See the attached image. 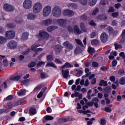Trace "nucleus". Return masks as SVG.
<instances>
[{
	"instance_id": "nucleus-40",
	"label": "nucleus",
	"mask_w": 125,
	"mask_h": 125,
	"mask_svg": "<svg viewBox=\"0 0 125 125\" xmlns=\"http://www.w3.org/2000/svg\"><path fill=\"white\" fill-rule=\"evenodd\" d=\"M47 62H52L54 61L52 55H47L46 56Z\"/></svg>"
},
{
	"instance_id": "nucleus-24",
	"label": "nucleus",
	"mask_w": 125,
	"mask_h": 125,
	"mask_svg": "<svg viewBox=\"0 0 125 125\" xmlns=\"http://www.w3.org/2000/svg\"><path fill=\"white\" fill-rule=\"evenodd\" d=\"M44 85L45 84L43 83H42L40 84L37 85V86L34 88V90H33V91H38V90L41 89L44 86Z\"/></svg>"
},
{
	"instance_id": "nucleus-29",
	"label": "nucleus",
	"mask_w": 125,
	"mask_h": 125,
	"mask_svg": "<svg viewBox=\"0 0 125 125\" xmlns=\"http://www.w3.org/2000/svg\"><path fill=\"white\" fill-rule=\"evenodd\" d=\"M46 67H51L52 68H55L56 69H58L57 66H56V64H54V63L53 62H47V64H46Z\"/></svg>"
},
{
	"instance_id": "nucleus-64",
	"label": "nucleus",
	"mask_w": 125,
	"mask_h": 125,
	"mask_svg": "<svg viewBox=\"0 0 125 125\" xmlns=\"http://www.w3.org/2000/svg\"><path fill=\"white\" fill-rule=\"evenodd\" d=\"M54 62L57 63V64H60L61 65H62V62L60 61L59 59H56V60H55Z\"/></svg>"
},
{
	"instance_id": "nucleus-32",
	"label": "nucleus",
	"mask_w": 125,
	"mask_h": 125,
	"mask_svg": "<svg viewBox=\"0 0 125 125\" xmlns=\"http://www.w3.org/2000/svg\"><path fill=\"white\" fill-rule=\"evenodd\" d=\"M26 94V90L25 89H21L17 92V94L19 96H24Z\"/></svg>"
},
{
	"instance_id": "nucleus-42",
	"label": "nucleus",
	"mask_w": 125,
	"mask_h": 125,
	"mask_svg": "<svg viewBox=\"0 0 125 125\" xmlns=\"http://www.w3.org/2000/svg\"><path fill=\"white\" fill-rule=\"evenodd\" d=\"M99 9L98 8H96L95 9L93 10L92 13H91V15L92 16H96L98 12H99Z\"/></svg>"
},
{
	"instance_id": "nucleus-27",
	"label": "nucleus",
	"mask_w": 125,
	"mask_h": 125,
	"mask_svg": "<svg viewBox=\"0 0 125 125\" xmlns=\"http://www.w3.org/2000/svg\"><path fill=\"white\" fill-rule=\"evenodd\" d=\"M72 67H73V65H72V64H71L68 62H66V63H65V64H64L63 66H62V69L63 70L65 68H72Z\"/></svg>"
},
{
	"instance_id": "nucleus-17",
	"label": "nucleus",
	"mask_w": 125,
	"mask_h": 125,
	"mask_svg": "<svg viewBox=\"0 0 125 125\" xmlns=\"http://www.w3.org/2000/svg\"><path fill=\"white\" fill-rule=\"evenodd\" d=\"M63 48V47L62 46L56 44L54 48L55 52H56V54L60 53L62 50Z\"/></svg>"
},
{
	"instance_id": "nucleus-52",
	"label": "nucleus",
	"mask_w": 125,
	"mask_h": 125,
	"mask_svg": "<svg viewBox=\"0 0 125 125\" xmlns=\"http://www.w3.org/2000/svg\"><path fill=\"white\" fill-rule=\"evenodd\" d=\"M80 19L82 21H86L88 19V17L85 14H83V15H82V16H80Z\"/></svg>"
},
{
	"instance_id": "nucleus-53",
	"label": "nucleus",
	"mask_w": 125,
	"mask_h": 125,
	"mask_svg": "<svg viewBox=\"0 0 125 125\" xmlns=\"http://www.w3.org/2000/svg\"><path fill=\"white\" fill-rule=\"evenodd\" d=\"M100 120L101 123H100V124H101V125H106V120H105L104 118H101Z\"/></svg>"
},
{
	"instance_id": "nucleus-55",
	"label": "nucleus",
	"mask_w": 125,
	"mask_h": 125,
	"mask_svg": "<svg viewBox=\"0 0 125 125\" xmlns=\"http://www.w3.org/2000/svg\"><path fill=\"white\" fill-rule=\"evenodd\" d=\"M111 16L114 18H117L119 16V13L117 12H114L112 13Z\"/></svg>"
},
{
	"instance_id": "nucleus-21",
	"label": "nucleus",
	"mask_w": 125,
	"mask_h": 125,
	"mask_svg": "<svg viewBox=\"0 0 125 125\" xmlns=\"http://www.w3.org/2000/svg\"><path fill=\"white\" fill-rule=\"evenodd\" d=\"M91 44L96 46H99L100 45V41L98 39H93L92 41H91Z\"/></svg>"
},
{
	"instance_id": "nucleus-30",
	"label": "nucleus",
	"mask_w": 125,
	"mask_h": 125,
	"mask_svg": "<svg viewBox=\"0 0 125 125\" xmlns=\"http://www.w3.org/2000/svg\"><path fill=\"white\" fill-rule=\"evenodd\" d=\"M36 113H37V111H36V108L31 107V108H30L29 109L30 115L33 116V115H36Z\"/></svg>"
},
{
	"instance_id": "nucleus-12",
	"label": "nucleus",
	"mask_w": 125,
	"mask_h": 125,
	"mask_svg": "<svg viewBox=\"0 0 125 125\" xmlns=\"http://www.w3.org/2000/svg\"><path fill=\"white\" fill-rule=\"evenodd\" d=\"M100 39L102 42L105 43L106 42H107L108 40V35L106 34V33L104 32L102 33L100 37Z\"/></svg>"
},
{
	"instance_id": "nucleus-9",
	"label": "nucleus",
	"mask_w": 125,
	"mask_h": 125,
	"mask_svg": "<svg viewBox=\"0 0 125 125\" xmlns=\"http://www.w3.org/2000/svg\"><path fill=\"white\" fill-rule=\"evenodd\" d=\"M63 15L67 17H72L74 15V12L70 9H65L63 11Z\"/></svg>"
},
{
	"instance_id": "nucleus-54",
	"label": "nucleus",
	"mask_w": 125,
	"mask_h": 125,
	"mask_svg": "<svg viewBox=\"0 0 125 125\" xmlns=\"http://www.w3.org/2000/svg\"><path fill=\"white\" fill-rule=\"evenodd\" d=\"M111 88L110 86H106L104 88V91H106V93H109L111 92Z\"/></svg>"
},
{
	"instance_id": "nucleus-51",
	"label": "nucleus",
	"mask_w": 125,
	"mask_h": 125,
	"mask_svg": "<svg viewBox=\"0 0 125 125\" xmlns=\"http://www.w3.org/2000/svg\"><path fill=\"white\" fill-rule=\"evenodd\" d=\"M13 99V97L12 95H9L6 97V98H4V101H11Z\"/></svg>"
},
{
	"instance_id": "nucleus-60",
	"label": "nucleus",
	"mask_w": 125,
	"mask_h": 125,
	"mask_svg": "<svg viewBox=\"0 0 125 125\" xmlns=\"http://www.w3.org/2000/svg\"><path fill=\"white\" fill-rule=\"evenodd\" d=\"M117 65V61L114 59L112 62V66L115 67Z\"/></svg>"
},
{
	"instance_id": "nucleus-57",
	"label": "nucleus",
	"mask_w": 125,
	"mask_h": 125,
	"mask_svg": "<svg viewBox=\"0 0 125 125\" xmlns=\"http://www.w3.org/2000/svg\"><path fill=\"white\" fill-rule=\"evenodd\" d=\"M41 78L42 79H44L46 78V73L44 72H42L41 73Z\"/></svg>"
},
{
	"instance_id": "nucleus-2",
	"label": "nucleus",
	"mask_w": 125,
	"mask_h": 125,
	"mask_svg": "<svg viewBox=\"0 0 125 125\" xmlns=\"http://www.w3.org/2000/svg\"><path fill=\"white\" fill-rule=\"evenodd\" d=\"M63 45L65 47V48L66 49L65 50V53H67V52H68L74 48V46H73L72 44L68 41L64 42L63 43Z\"/></svg>"
},
{
	"instance_id": "nucleus-4",
	"label": "nucleus",
	"mask_w": 125,
	"mask_h": 125,
	"mask_svg": "<svg viewBox=\"0 0 125 125\" xmlns=\"http://www.w3.org/2000/svg\"><path fill=\"white\" fill-rule=\"evenodd\" d=\"M38 38L42 40H43L44 39L47 40L49 38V35L46 31H41L39 32Z\"/></svg>"
},
{
	"instance_id": "nucleus-22",
	"label": "nucleus",
	"mask_w": 125,
	"mask_h": 125,
	"mask_svg": "<svg viewBox=\"0 0 125 125\" xmlns=\"http://www.w3.org/2000/svg\"><path fill=\"white\" fill-rule=\"evenodd\" d=\"M22 75H18L17 76H13V77H10V80L13 81H17L18 82L20 81V79H21Z\"/></svg>"
},
{
	"instance_id": "nucleus-20",
	"label": "nucleus",
	"mask_w": 125,
	"mask_h": 125,
	"mask_svg": "<svg viewBox=\"0 0 125 125\" xmlns=\"http://www.w3.org/2000/svg\"><path fill=\"white\" fill-rule=\"evenodd\" d=\"M54 120V117L50 115H45L43 119H42V123L44 124L46 122V121H52Z\"/></svg>"
},
{
	"instance_id": "nucleus-1",
	"label": "nucleus",
	"mask_w": 125,
	"mask_h": 125,
	"mask_svg": "<svg viewBox=\"0 0 125 125\" xmlns=\"http://www.w3.org/2000/svg\"><path fill=\"white\" fill-rule=\"evenodd\" d=\"M53 16L57 18H59L61 17L62 11L61 9L59 7H55L53 8L52 11Z\"/></svg>"
},
{
	"instance_id": "nucleus-49",
	"label": "nucleus",
	"mask_w": 125,
	"mask_h": 125,
	"mask_svg": "<svg viewBox=\"0 0 125 125\" xmlns=\"http://www.w3.org/2000/svg\"><path fill=\"white\" fill-rule=\"evenodd\" d=\"M67 31L69 32V34L73 33L74 29L70 25L67 26Z\"/></svg>"
},
{
	"instance_id": "nucleus-61",
	"label": "nucleus",
	"mask_w": 125,
	"mask_h": 125,
	"mask_svg": "<svg viewBox=\"0 0 125 125\" xmlns=\"http://www.w3.org/2000/svg\"><path fill=\"white\" fill-rule=\"evenodd\" d=\"M92 92V90L90 89L88 90V93L87 94V99L88 100H90L91 99V96H90V93Z\"/></svg>"
},
{
	"instance_id": "nucleus-8",
	"label": "nucleus",
	"mask_w": 125,
	"mask_h": 125,
	"mask_svg": "<svg viewBox=\"0 0 125 125\" xmlns=\"http://www.w3.org/2000/svg\"><path fill=\"white\" fill-rule=\"evenodd\" d=\"M51 13V7L50 6L47 5L44 8L43 10L42 11V15L44 17H47Z\"/></svg>"
},
{
	"instance_id": "nucleus-7",
	"label": "nucleus",
	"mask_w": 125,
	"mask_h": 125,
	"mask_svg": "<svg viewBox=\"0 0 125 125\" xmlns=\"http://www.w3.org/2000/svg\"><path fill=\"white\" fill-rule=\"evenodd\" d=\"M42 9V4L39 2H37L33 5V11L35 14H37L40 12V10Z\"/></svg>"
},
{
	"instance_id": "nucleus-63",
	"label": "nucleus",
	"mask_w": 125,
	"mask_h": 125,
	"mask_svg": "<svg viewBox=\"0 0 125 125\" xmlns=\"http://www.w3.org/2000/svg\"><path fill=\"white\" fill-rule=\"evenodd\" d=\"M115 12V9L113 6H110L109 9L108 10V13H113Z\"/></svg>"
},
{
	"instance_id": "nucleus-50",
	"label": "nucleus",
	"mask_w": 125,
	"mask_h": 125,
	"mask_svg": "<svg viewBox=\"0 0 125 125\" xmlns=\"http://www.w3.org/2000/svg\"><path fill=\"white\" fill-rule=\"evenodd\" d=\"M119 83H120L121 85H124L125 84V77H122L121 78L120 80L119 81Z\"/></svg>"
},
{
	"instance_id": "nucleus-34",
	"label": "nucleus",
	"mask_w": 125,
	"mask_h": 125,
	"mask_svg": "<svg viewBox=\"0 0 125 125\" xmlns=\"http://www.w3.org/2000/svg\"><path fill=\"white\" fill-rule=\"evenodd\" d=\"M61 121H58V123L60 124L62 123H67L69 121V118H62L60 119Z\"/></svg>"
},
{
	"instance_id": "nucleus-15",
	"label": "nucleus",
	"mask_w": 125,
	"mask_h": 125,
	"mask_svg": "<svg viewBox=\"0 0 125 125\" xmlns=\"http://www.w3.org/2000/svg\"><path fill=\"white\" fill-rule=\"evenodd\" d=\"M53 22H54V20H52L51 19H48L47 20L43 21H42V24L44 26H49L51 24H52Z\"/></svg>"
},
{
	"instance_id": "nucleus-44",
	"label": "nucleus",
	"mask_w": 125,
	"mask_h": 125,
	"mask_svg": "<svg viewBox=\"0 0 125 125\" xmlns=\"http://www.w3.org/2000/svg\"><path fill=\"white\" fill-rule=\"evenodd\" d=\"M75 41H76V43H77L78 45L81 46L82 47H83V42L80 40L76 39H75Z\"/></svg>"
},
{
	"instance_id": "nucleus-11",
	"label": "nucleus",
	"mask_w": 125,
	"mask_h": 125,
	"mask_svg": "<svg viewBox=\"0 0 125 125\" xmlns=\"http://www.w3.org/2000/svg\"><path fill=\"white\" fill-rule=\"evenodd\" d=\"M3 9L7 12H13V10H14V7L8 3L4 4V5H3Z\"/></svg>"
},
{
	"instance_id": "nucleus-16",
	"label": "nucleus",
	"mask_w": 125,
	"mask_h": 125,
	"mask_svg": "<svg viewBox=\"0 0 125 125\" xmlns=\"http://www.w3.org/2000/svg\"><path fill=\"white\" fill-rule=\"evenodd\" d=\"M37 16L36 14L33 13H30L26 15V18L29 20H35L36 19Z\"/></svg>"
},
{
	"instance_id": "nucleus-59",
	"label": "nucleus",
	"mask_w": 125,
	"mask_h": 125,
	"mask_svg": "<svg viewBox=\"0 0 125 125\" xmlns=\"http://www.w3.org/2000/svg\"><path fill=\"white\" fill-rule=\"evenodd\" d=\"M30 49H27L26 51H24L22 52V55H27L29 54V52H30Z\"/></svg>"
},
{
	"instance_id": "nucleus-38",
	"label": "nucleus",
	"mask_w": 125,
	"mask_h": 125,
	"mask_svg": "<svg viewBox=\"0 0 125 125\" xmlns=\"http://www.w3.org/2000/svg\"><path fill=\"white\" fill-rule=\"evenodd\" d=\"M121 38H122V40H121L122 43L125 42V29L123 31L122 33H121Z\"/></svg>"
},
{
	"instance_id": "nucleus-6",
	"label": "nucleus",
	"mask_w": 125,
	"mask_h": 125,
	"mask_svg": "<svg viewBox=\"0 0 125 125\" xmlns=\"http://www.w3.org/2000/svg\"><path fill=\"white\" fill-rule=\"evenodd\" d=\"M5 37L6 39L12 40L15 37V32L13 31H7L5 33Z\"/></svg>"
},
{
	"instance_id": "nucleus-18",
	"label": "nucleus",
	"mask_w": 125,
	"mask_h": 125,
	"mask_svg": "<svg viewBox=\"0 0 125 125\" xmlns=\"http://www.w3.org/2000/svg\"><path fill=\"white\" fill-rule=\"evenodd\" d=\"M69 73L70 72L69 71L68 69H66L65 70L62 69V76H63L64 79H68Z\"/></svg>"
},
{
	"instance_id": "nucleus-31",
	"label": "nucleus",
	"mask_w": 125,
	"mask_h": 125,
	"mask_svg": "<svg viewBox=\"0 0 125 125\" xmlns=\"http://www.w3.org/2000/svg\"><path fill=\"white\" fill-rule=\"evenodd\" d=\"M80 27L82 31H83L84 32H86V26L85 25V23L83 22H80Z\"/></svg>"
},
{
	"instance_id": "nucleus-58",
	"label": "nucleus",
	"mask_w": 125,
	"mask_h": 125,
	"mask_svg": "<svg viewBox=\"0 0 125 125\" xmlns=\"http://www.w3.org/2000/svg\"><path fill=\"white\" fill-rule=\"evenodd\" d=\"M97 37V33L96 32H92L90 34V38L93 39Z\"/></svg>"
},
{
	"instance_id": "nucleus-46",
	"label": "nucleus",
	"mask_w": 125,
	"mask_h": 125,
	"mask_svg": "<svg viewBox=\"0 0 125 125\" xmlns=\"http://www.w3.org/2000/svg\"><path fill=\"white\" fill-rule=\"evenodd\" d=\"M82 5H85L87 4L88 0H79V1Z\"/></svg>"
},
{
	"instance_id": "nucleus-35",
	"label": "nucleus",
	"mask_w": 125,
	"mask_h": 125,
	"mask_svg": "<svg viewBox=\"0 0 125 125\" xmlns=\"http://www.w3.org/2000/svg\"><path fill=\"white\" fill-rule=\"evenodd\" d=\"M76 71L77 72V73H76V77H80L82 76V75H83V71H82L81 70L76 69Z\"/></svg>"
},
{
	"instance_id": "nucleus-36",
	"label": "nucleus",
	"mask_w": 125,
	"mask_h": 125,
	"mask_svg": "<svg viewBox=\"0 0 125 125\" xmlns=\"http://www.w3.org/2000/svg\"><path fill=\"white\" fill-rule=\"evenodd\" d=\"M107 30L108 31V33H109V35H112L113 32L115 31L113 27H111V26L107 27Z\"/></svg>"
},
{
	"instance_id": "nucleus-26",
	"label": "nucleus",
	"mask_w": 125,
	"mask_h": 125,
	"mask_svg": "<svg viewBox=\"0 0 125 125\" xmlns=\"http://www.w3.org/2000/svg\"><path fill=\"white\" fill-rule=\"evenodd\" d=\"M99 85L100 86H104V87L107 86L108 85L107 82L105 81L104 80H102L101 81H100Z\"/></svg>"
},
{
	"instance_id": "nucleus-37",
	"label": "nucleus",
	"mask_w": 125,
	"mask_h": 125,
	"mask_svg": "<svg viewBox=\"0 0 125 125\" xmlns=\"http://www.w3.org/2000/svg\"><path fill=\"white\" fill-rule=\"evenodd\" d=\"M40 46V44H33L31 46V49L33 50V51H37V48Z\"/></svg>"
},
{
	"instance_id": "nucleus-62",
	"label": "nucleus",
	"mask_w": 125,
	"mask_h": 125,
	"mask_svg": "<svg viewBox=\"0 0 125 125\" xmlns=\"http://www.w3.org/2000/svg\"><path fill=\"white\" fill-rule=\"evenodd\" d=\"M5 32V29L4 27L0 26V34H4Z\"/></svg>"
},
{
	"instance_id": "nucleus-41",
	"label": "nucleus",
	"mask_w": 125,
	"mask_h": 125,
	"mask_svg": "<svg viewBox=\"0 0 125 125\" xmlns=\"http://www.w3.org/2000/svg\"><path fill=\"white\" fill-rule=\"evenodd\" d=\"M36 62H31V63H28V68H33L36 66Z\"/></svg>"
},
{
	"instance_id": "nucleus-56",
	"label": "nucleus",
	"mask_w": 125,
	"mask_h": 125,
	"mask_svg": "<svg viewBox=\"0 0 125 125\" xmlns=\"http://www.w3.org/2000/svg\"><path fill=\"white\" fill-rule=\"evenodd\" d=\"M92 65L93 67H94L95 68L99 67V63H97L96 62H92Z\"/></svg>"
},
{
	"instance_id": "nucleus-43",
	"label": "nucleus",
	"mask_w": 125,
	"mask_h": 125,
	"mask_svg": "<svg viewBox=\"0 0 125 125\" xmlns=\"http://www.w3.org/2000/svg\"><path fill=\"white\" fill-rule=\"evenodd\" d=\"M97 3V0H89V4L90 6H94Z\"/></svg>"
},
{
	"instance_id": "nucleus-23",
	"label": "nucleus",
	"mask_w": 125,
	"mask_h": 125,
	"mask_svg": "<svg viewBox=\"0 0 125 125\" xmlns=\"http://www.w3.org/2000/svg\"><path fill=\"white\" fill-rule=\"evenodd\" d=\"M58 28V26L52 25L47 28V31L49 32H51L53 31L54 30L57 29Z\"/></svg>"
},
{
	"instance_id": "nucleus-19",
	"label": "nucleus",
	"mask_w": 125,
	"mask_h": 125,
	"mask_svg": "<svg viewBox=\"0 0 125 125\" xmlns=\"http://www.w3.org/2000/svg\"><path fill=\"white\" fill-rule=\"evenodd\" d=\"M96 19L99 20L101 21H104L107 19V17L104 14H102L96 17Z\"/></svg>"
},
{
	"instance_id": "nucleus-25",
	"label": "nucleus",
	"mask_w": 125,
	"mask_h": 125,
	"mask_svg": "<svg viewBox=\"0 0 125 125\" xmlns=\"http://www.w3.org/2000/svg\"><path fill=\"white\" fill-rule=\"evenodd\" d=\"M83 52V48H81V47H76V49H75L74 50V53L76 55L79 54L80 53H81Z\"/></svg>"
},
{
	"instance_id": "nucleus-14",
	"label": "nucleus",
	"mask_w": 125,
	"mask_h": 125,
	"mask_svg": "<svg viewBox=\"0 0 125 125\" xmlns=\"http://www.w3.org/2000/svg\"><path fill=\"white\" fill-rule=\"evenodd\" d=\"M73 32L76 35H80L83 33L78 25H74Z\"/></svg>"
},
{
	"instance_id": "nucleus-39",
	"label": "nucleus",
	"mask_w": 125,
	"mask_h": 125,
	"mask_svg": "<svg viewBox=\"0 0 125 125\" xmlns=\"http://www.w3.org/2000/svg\"><path fill=\"white\" fill-rule=\"evenodd\" d=\"M6 42V39L3 37L0 36V45L3 44Z\"/></svg>"
},
{
	"instance_id": "nucleus-3",
	"label": "nucleus",
	"mask_w": 125,
	"mask_h": 125,
	"mask_svg": "<svg viewBox=\"0 0 125 125\" xmlns=\"http://www.w3.org/2000/svg\"><path fill=\"white\" fill-rule=\"evenodd\" d=\"M7 47L8 49H15L17 48V42L14 40L8 42L7 43Z\"/></svg>"
},
{
	"instance_id": "nucleus-5",
	"label": "nucleus",
	"mask_w": 125,
	"mask_h": 125,
	"mask_svg": "<svg viewBox=\"0 0 125 125\" xmlns=\"http://www.w3.org/2000/svg\"><path fill=\"white\" fill-rule=\"evenodd\" d=\"M26 100H27L26 98H23L21 100L18 101L14 103L13 104H12L11 102H10L9 103H7V104H8V105H9V106L16 107V106H19V105L21 104H22L25 103Z\"/></svg>"
},
{
	"instance_id": "nucleus-47",
	"label": "nucleus",
	"mask_w": 125,
	"mask_h": 125,
	"mask_svg": "<svg viewBox=\"0 0 125 125\" xmlns=\"http://www.w3.org/2000/svg\"><path fill=\"white\" fill-rule=\"evenodd\" d=\"M114 48L116 50H118L119 49H122V44H117V43H114Z\"/></svg>"
},
{
	"instance_id": "nucleus-48",
	"label": "nucleus",
	"mask_w": 125,
	"mask_h": 125,
	"mask_svg": "<svg viewBox=\"0 0 125 125\" xmlns=\"http://www.w3.org/2000/svg\"><path fill=\"white\" fill-rule=\"evenodd\" d=\"M9 112V110L6 108H2L0 109V114H1L3 113H8Z\"/></svg>"
},
{
	"instance_id": "nucleus-28",
	"label": "nucleus",
	"mask_w": 125,
	"mask_h": 125,
	"mask_svg": "<svg viewBox=\"0 0 125 125\" xmlns=\"http://www.w3.org/2000/svg\"><path fill=\"white\" fill-rule=\"evenodd\" d=\"M29 36V33L25 32L22 33L21 39L22 41H27L28 40V37Z\"/></svg>"
},
{
	"instance_id": "nucleus-10",
	"label": "nucleus",
	"mask_w": 125,
	"mask_h": 125,
	"mask_svg": "<svg viewBox=\"0 0 125 125\" xmlns=\"http://www.w3.org/2000/svg\"><path fill=\"white\" fill-rule=\"evenodd\" d=\"M32 6V1L31 0H25L23 2V7L25 9H29Z\"/></svg>"
},
{
	"instance_id": "nucleus-33",
	"label": "nucleus",
	"mask_w": 125,
	"mask_h": 125,
	"mask_svg": "<svg viewBox=\"0 0 125 125\" xmlns=\"http://www.w3.org/2000/svg\"><path fill=\"white\" fill-rule=\"evenodd\" d=\"M16 25H15L13 23H7L6 27L8 29H14Z\"/></svg>"
},
{
	"instance_id": "nucleus-45",
	"label": "nucleus",
	"mask_w": 125,
	"mask_h": 125,
	"mask_svg": "<svg viewBox=\"0 0 125 125\" xmlns=\"http://www.w3.org/2000/svg\"><path fill=\"white\" fill-rule=\"evenodd\" d=\"M95 52V50L94 49V48L92 47H89L88 48V52L89 53L92 54L94 53Z\"/></svg>"
},
{
	"instance_id": "nucleus-13",
	"label": "nucleus",
	"mask_w": 125,
	"mask_h": 125,
	"mask_svg": "<svg viewBox=\"0 0 125 125\" xmlns=\"http://www.w3.org/2000/svg\"><path fill=\"white\" fill-rule=\"evenodd\" d=\"M53 22H57L62 27H64L66 24V21L64 19H53Z\"/></svg>"
}]
</instances>
